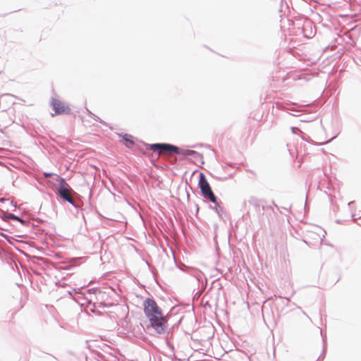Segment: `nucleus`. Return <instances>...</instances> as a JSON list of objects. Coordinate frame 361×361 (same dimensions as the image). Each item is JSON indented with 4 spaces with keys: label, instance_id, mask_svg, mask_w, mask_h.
<instances>
[{
    "label": "nucleus",
    "instance_id": "0eeeda50",
    "mask_svg": "<svg viewBox=\"0 0 361 361\" xmlns=\"http://www.w3.org/2000/svg\"><path fill=\"white\" fill-rule=\"evenodd\" d=\"M5 217H6V219H13V220L18 221L21 222L22 224L25 223L24 220H23L22 219H20L18 216H16V215H14L13 214H8Z\"/></svg>",
    "mask_w": 361,
    "mask_h": 361
},
{
    "label": "nucleus",
    "instance_id": "1a4fd4ad",
    "mask_svg": "<svg viewBox=\"0 0 361 361\" xmlns=\"http://www.w3.org/2000/svg\"><path fill=\"white\" fill-rule=\"evenodd\" d=\"M165 323V319L164 318H159V328H161L163 329V326Z\"/></svg>",
    "mask_w": 361,
    "mask_h": 361
},
{
    "label": "nucleus",
    "instance_id": "f257e3e1",
    "mask_svg": "<svg viewBox=\"0 0 361 361\" xmlns=\"http://www.w3.org/2000/svg\"><path fill=\"white\" fill-rule=\"evenodd\" d=\"M146 317L149 319L151 328L158 332V307L154 300L147 298L144 302Z\"/></svg>",
    "mask_w": 361,
    "mask_h": 361
},
{
    "label": "nucleus",
    "instance_id": "9d476101",
    "mask_svg": "<svg viewBox=\"0 0 361 361\" xmlns=\"http://www.w3.org/2000/svg\"><path fill=\"white\" fill-rule=\"evenodd\" d=\"M52 176V173H44V176L45 177H50Z\"/></svg>",
    "mask_w": 361,
    "mask_h": 361
},
{
    "label": "nucleus",
    "instance_id": "f8f14e48",
    "mask_svg": "<svg viewBox=\"0 0 361 361\" xmlns=\"http://www.w3.org/2000/svg\"><path fill=\"white\" fill-rule=\"evenodd\" d=\"M154 279H155L156 283H158V279H157L156 276H155Z\"/></svg>",
    "mask_w": 361,
    "mask_h": 361
},
{
    "label": "nucleus",
    "instance_id": "f03ea898",
    "mask_svg": "<svg viewBox=\"0 0 361 361\" xmlns=\"http://www.w3.org/2000/svg\"><path fill=\"white\" fill-rule=\"evenodd\" d=\"M199 185L202 193L205 198L209 199L212 202H216V198L213 193L205 176L201 173L200 175Z\"/></svg>",
    "mask_w": 361,
    "mask_h": 361
},
{
    "label": "nucleus",
    "instance_id": "9b49d317",
    "mask_svg": "<svg viewBox=\"0 0 361 361\" xmlns=\"http://www.w3.org/2000/svg\"><path fill=\"white\" fill-rule=\"evenodd\" d=\"M193 153H194V151H191V150H188L186 152L187 154H192Z\"/></svg>",
    "mask_w": 361,
    "mask_h": 361
},
{
    "label": "nucleus",
    "instance_id": "6e6552de",
    "mask_svg": "<svg viewBox=\"0 0 361 361\" xmlns=\"http://www.w3.org/2000/svg\"><path fill=\"white\" fill-rule=\"evenodd\" d=\"M145 146L146 147L147 149H149L153 150L154 152L158 151V143H154L150 145H145Z\"/></svg>",
    "mask_w": 361,
    "mask_h": 361
},
{
    "label": "nucleus",
    "instance_id": "7ed1b4c3",
    "mask_svg": "<svg viewBox=\"0 0 361 361\" xmlns=\"http://www.w3.org/2000/svg\"><path fill=\"white\" fill-rule=\"evenodd\" d=\"M180 153L178 147L166 143H159V156H164L166 158H171L173 154Z\"/></svg>",
    "mask_w": 361,
    "mask_h": 361
},
{
    "label": "nucleus",
    "instance_id": "20e7f679",
    "mask_svg": "<svg viewBox=\"0 0 361 361\" xmlns=\"http://www.w3.org/2000/svg\"><path fill=\"white\" fill-rule=\"evenodd\" d=\"M59 194L61 198L74 205V200L69 193V185L61 179L58 188Z\"/></svg>",
    "mask_w": 361,
    "mask_h": 361
},
{
    "label": "nucleus",
    "instance_id": "39448f33",
    "mask_svg": "<svg viewBox=\"0 0 361 361\" xmlns=\"http://www.w3.org/2000/svg\"><path fill=\"white\" fill-rule=\"evenodd\" d=\"M51 106L56 114H68L70 112L69 107L56 99H52Z\"/></svg>",
    "mask_w": 361,
    "mask_h": 361
},
{
    "label": "nucleus",
    "instance_id": "423d86ee",
    "mask_svg": "<svg viewBox=\"0 0 361 361\" xmlns=\"http://www.w3.org/2000/svg\"><path fill=\"white\" fill-rule=\"evenodd\" d=\"M122 137L125 141V145L127 147L131 148L134 145V141L133 140V137L131 135L125 134Z\"/></svg>",
    "mask_w": 361,
    "mask_h": 361
}]
</instances>
